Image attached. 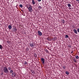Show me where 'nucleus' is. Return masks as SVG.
<instances>
[{"instance_id":"nucleus-1","label":"nucleus","mask_w":79,"mask_h":79,"mask_svg":"<svg viewBox=\"0 0 79 79\" xmlns=\"http://www.w3.org/2000/svg\"><path fill=\"white\" fill-rule=\"evenodd\" d=\"M27 8L28 9L29 12H31L33 11L32 7L31 5L28 4L27 5Z\"/></svg>"},{"instance_id":"nucleus-2","label":"nucleus","mask_w":79,"mask_h":79,"mask_svg":"<svg viewBox=\"0 0 79 79\" xmlns=\"http://www.w3.org/2000/svg\"><path fill=\"white\" fill-rule=\"evenodd\" d=\"M3 71L4 73H6V74H8V73H9V72L8 69V68L7 67L5 66L3 68Z\"/></svg>"},{"instance_id":"nucleus-3","label":"nucleus","mask_w":79,"mask_h":79,"mask_svg":"<svg viewBox=\"0 0 79 79\" xmlns=\"http://www.w3.org/2000/svg\"><path fill=\"white\" fill-rule=\"evenodd\" d=\"M12 32H17V28L15 27H14L13 29H12Z\"/></svg>"},{"instance_id":"nucleus-4","label":"nucleus","mask_w":79,"mask_h":79,"mask_svg":"<svg viewBox=\"0 0 79 79\" xmlns=\"http://www.w3.org/2000/svg\"><path fill=\"white\" fill-rule=\"evenodd\" d=\"M41 61L42 63V64H45V59L44 58H41Z\"/></svg>"},{"instance_id":"nucleus-5","label":"nucleus","mask_w":79,"mask_h":79,"mask_svg":"<svg viewBox=\"0 0 79 79\" xmlns=\"http://www.w3.org/2000/svg\"><path fill=\"white\" fill-rule=\"evenodd\" d=\"M38 34L40 36H41L42 35V33L41 32H40V31H38Z\"/></svg>"},{"instance_id":"nucleus-6","label":"nucleus","mask_w":79,"mask_h":79,"mask_svg":"<svg viewBox=\"0 0 79 79\" xmlns=\"http://www.w3.org/2000/svg\"><path fill=\"white\" fill-rule=\"evenodd\" d=\"M11 76H12L13 77H16V73H12Z\"/></svg>"},{"instance_id":"nucleus-7","label":"nucleus","mask_w":79,"mask_h":79,"mask_svg":"<svg viewBox=\"0 0 79 79\" xmlns=\"http://www.w3.org/2000/svg\"><path fill=\"white\" fill-rule=\"evenodd\" d=\"M68 6L69 8V9H70V10H72V9H71V8H70V7H71V4H68Z\"/></svg>"},{"instance_id":"nucleus-8","label":"nucleus","mask_w":79,"mask_h":79,"mask_svg":"<svg viewBox=\"0 0 79 79\" xmlns=\"http://www.w3.org/2000/svg\"><path fill=\"white\" fill-rule=\"evenodd\" d=\"M34 43H32L30 44V46L31 47H34Z\"/></svg>"},{"instance_id":"nucleus-9","label":"nucleus","mask_w":79,"mask_h":79,"mask_svg":"<svg viewBox=\"0 0 79 79\" xmlns=\"http://www.w3.org/2000/svg\"><path fill=\"white\" fill-rule=\"evenodd\" d=\"M32 3L33 5H35V1H34V0H32Z\"/></svg>"},{"instance_id":"nucleus-10","label":"nucleus","mask_w":79,"mask_h":79,"mask_svg":"<svg viewBox=\"0 0 79 79\" xmlns=\"http://www.w3.org/2000/svg\"><path fill=\"white\" fill-rule=\"evenodd\" d=\"M73 31L75 34H77V30H76L74 29L73 30Z\"/></svg>"},{"instance_id":"nucleus-11","label":"nucleus","mask_w":79,"mask_h":79,"mask_svg":"<svg viewBox=\"0 0 79 79\" xmlns=\"http://www.w3.org/2000/svg\"><path fill=\"white\" fill-rule=\"evenodd\" d=\"M12 27H11V26L10 25H9L8 26V28H9V29H11Z\"/></svg>"},{"instance_id":"nucleus-12","label":"nucleus","mask_w":79,"mask_h":79,"mask_svg":"<svg viewBox=\"0 0 79 79\" xmlns=\"http://www.w3.org/2000/svg\"><path fill=\"white\" fill-rule=\"evenodd\" d=\"M8 71H10V70H11V68H10V67H8Z\"/></svg>"},{"instance_id":"nucleus-13","label":"nucleus","mask_w":79,"mask_h":79,"mask_svg":"<svg viewBox=\"0 0 79 79\" xmlns=\"http://www.w3.org/2000/svg\"><path fill=\"white\" fill-rule=\"evenodd\" d=\"M31 73H32L33 74H35V70H31Z\"/></svg>"},{"instance_id":"nucleus-14","label":"nucleus","mask_w":79,"mask_h":79,"mask_svg":"<svg viewBox=\"0 0 79 79\" xmlns=\"http://www.w3.org/2000/svg\"><path fill=\"white\" fill-rule=\"evenodd\" d=\"M2 48H3V46H2V45L0 44V49H1V50H2Z\"/></svg>"},{"instance_id":"nucleus-15","label":"nucleus","mask_w":79,"mask_h":79,"mask_svg":"<svg viewBox=\"0 0 79 79\" xmlns=\"http://www.w3.org/2000/svg\"><path fill=\"white\" fill-rule=\"evenodd\" d=\"M73 61H74L75 63H77V60L74 58Z\"/></svg>"},{"instance_id":"nucleus-16","label":"nucleus","mask_w":79,"mask_h":79,"mask_svg":"<svg viewBox=\"0 0 79 79\" xmlns=\"http://www.w3.org/2000/svg\"><path fill=\"white\" fill-rule=\"evenodd\" d=\"M13 73V70H10V74H11V73Z\"/></svg>"},{"instance_id":"nucleus-17","label":"nucleus","mask_w":79,"mask_h":79,"mask_svg":"<svg viewBox=\"0 0 79 79\" xmlns=\"http://www.w3.org/2000/svg\"><path fill=\"white\" fill-rule=\"evenodd\" d=\"M66 74L68 75L69 74V72L68 71H66Z\"/></svg>"},{"instance_id":"nucleus-18","label":"nucleus","mask_w":79,"mask_h":79,"mask_svg":"<svg viewBox=\"0 0 79 79\" xmlns=\"http://www.w3.org/2000/svg\"><path fill=\"white\" fill-rule=\"evenodd\" d=\"M68 37H69V36H68V35H66L65 37V38H68Z\"/></svg>"},{"instance_id":"nucleus-19","label":"nucleus","mask_w":79,"mask_h":79,"mask_svg":"<svg viewBox=\"0 0 79 79\" xmlns=\"http://www.w3.org/2000/svg\"><path fill=\"white\" fill-rule=\"evenodd\" d=\"M76 58L77 59H79V56H75Z\"/></svg>"},{"instance_id":"nucleus-20","label":"nucleus","mask_w":79,"mask_h":79,"mask_svg":"<svg viewBox=\"0 0 79 79\" xmlns=\"http://www.w3.org/2000/svg\"><path fill=\"white\" fill-rule=\"evenodd\" d=\"M62 22L63 23V24H64L65 23V21L64 20H62Z\"/></svg>"},{"instance_id":"nucleus-21","label":"nucleus","mask_w":79,"mask_h":79,"mask_svg":"<svg viewBox=\"0 0 79 79\" xmlns=\"http://www.w3.org/2000/svg\"><path fill=\"white\" fill-rule=\"evenodd\" d=\"M3 72H2L1 73V76H3Z\"/></svg>"},{"instance_id":"nucleus-22","label":"nucleus","mask_w":79,"mask_h":79,"mask_svg":"<svg viewBox=\"0 0 79 79\" xmlns=\"http://www.w3.org/2000/svg\"><path fill=\"white\" fill-rule=\"evenodd\" d=\"M34 56L35 57L37 58V54H34Z\"/></svg>"},{"instance_id":"nucleus-23","label":"nucleus","mask_w":79,"mask_h":79,"mask_svg":"<svg viewBox=\"0 0 79 79\" xmlns=\"http://www.w3.org/2000/svg\"><path fill=\"white\" fill-rule=\"evenodd\" d=\"M19 6L20 8H22V7H23V5L22 4H20Z\"/></svg>"},{"instance_id":"nucleus-24","label":"nucleus","mask_w":79,"mask_h":79,"mask_svg":"<svg viewBox=\"0 0 79 79\" xmlns=\"http://www.w3.org/2000/svg\"><path fill=\"white\" fill-rule=\"evenodd\" d=\"M25 64H27V62L26 61H25V62L24 63Z\"/></svg>"},{"instance_id":"nucleus-25","label":"nucleus","mask_w":79,"mask_h":79,"mask_svg":"<svg viewBox=\"0 0 79 79\" xmlns=\"http://www.w3.org/2000/svg\"><path fill=\"white\" fill-rule=\"evenodd\" d=\"M77 32H78V33H79V28H77Z\"/></svg>"},{"instance_id":"nucleus-26","label":"nucleus","mask_w":79,"mask_h":79,"mask_svg":"<svg viewBox=\"0 0 79 79\" xmlns=\"http://www.w3.org/2000/svg\"><path fill=\"white\" fill-rule=\"evenodd\" d=\"M63 69H66V66H63Z\"/></svg>"},{"instance_id":"nucleus-27","label":"nucleus","mask_w":79,"mask_h":79,"mask_svg":"<svg viewBox=\"0 0 79 79\" xmlns=\"http://www.w3.org/2000/svg\"><path fill=\"white\" fill-rule=\"evenodd\" d=\"M45 52H46L47 53L48 52V50L47 49H45Z\"/></svg>"},{"instance_id":"nucleus-28","label":"nucleus","mask_w":79,"mask_h":79,"mask_svg":"<svg viewBox=\"0 0 79 79\" xmlns=\"http://www.w3.org/2000/svg\"><path fill=\"white\" fill-rule=\"evenodd\" d=\"M38 8H41V7H40V6H39L38 7Z\"/></svg>"},{"instance_id":"nucleus-29","label":"nucleus","mask_w":79,"mask_h":79,"mask_svg":"<svg viewBox=\"0 0 79 79\" xmlns=\"http://www.w3.org/2000/svg\"><path fill=\"white\" fill-rule=\"evenodd\" d=\"M37 1H38V2H40V1H41V0H37Z\"/></svg>"},{"instance_id":"nucleus-30","label":"nucleus","mask_w":79,"mask_h":79,"mask_svg":"<svg viewBox=\"0 0 79 79\" xmlns=\"http://www.w3.org/2000/svg\"><path fill=\"white\" fill-rule=\"evenodd\" d=\"M76 1H77V2H79V0H75Z\"/></svg>"},{"instance_id":"nucleus-31","label":"nucleus","mask_w":79,"mask_h":79,"mask_svg":"<svg viewBox=\"0 0 79 79\" xmlns=\"http://www.w3.org/2000/svg\"><path fill=\"white\" fill-rule=\"evenodd\" d=\"M52 40H55V39L54 38H52Z\"/></svg>"},{"instance_id":"nucleus-32","label":"nucleus","mask_w":79,"mask_h":79,"mask_svg":"<svg viewBox=\"0 0 79 79\" xmlns=\"http://www.w3.org/2000/svg\"><path fill=\"white\" fill-rule=\"evenodd\" d=\"M10 42H9V41L8 42V44H10Z\"/></svg>"},{"instance_id":"nucleus-33","label":"nucleus","mask_w":79,"mask_h":79,"mask_svg":"<svg viewBox=\"0 0 79 79\" xmlns=\"http://www.w3.org/2000/svg\"><path fill=\"white\" fill-rule=\"evenodd\" d=\"M73 53V51H72L71 52V53Z\"/></svg>"}]
</instances>
